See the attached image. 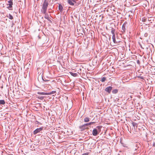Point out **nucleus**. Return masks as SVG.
Wrapping results in <instances>:
<instances>
[{
  "mask_svg": "<svg viewBox=\"0 0 155 155\" xmlns=\"http://www.w3.org/2000/svg\"><path fill=\"white\" fill-rule=\"evenodd\" d=\"M48 5V3L45 1L44 2L42 7V9L43 10V13H46L47 8Z\"/></svg>",
  "mask_w": 155,
  "mask_h": 155,
  "instance_id": "f257e3e1",
  "label": "nucleus"
},
{
  "mask_svg": "<svg viewBox=\"0 0 155 155\" xmlns=\"http://www.w3.org/2000/svg\"><path fill=\"white\" fill-rule=\"evenodd\" d=\"M43 129L42 127H40L39 128H38L36 129L33 132V134H35L38 133L40 132Z\"/></svg>",
  "mask_w": 155,
  "mask_h": 155,
  "instance_id": "f03ea898",
  "label": "nucleus"
},
{
  "mask_svg": "<svg viewBox=\"0 0 155 155\" xmlns=\"http://www.w3.org/2000/svg\"><path fill=\"white\" fill-rule=\"evenodd\" d=\"M99 134V132L97 129H94L92 131V134L94 136H97Z\"/></svg>",
  "mask_w": 155,
  "mask_h": 155,
  "instance_id": "7ed1b4c3",
  "label": "nucleus"
},
{
  "mask_svg": "<svg viewBox=\"0 0 155 155\" xmlns=\"http://www.w3.org/2000/svg\"><path fill=\"white\" fill-rule=\"evenodd\" d=\"M112 89V87L111 86H109L106 87L105 89V91L109 93H110Z\"/></svg>",
  "mask_w": 155,
  "mask_h": 155,
  "instance_id": "20e7f679",
  "label": "nucleus"
},
{
  "mask_svg": "<svg viewBox=\"0 0 155 155\" xmlns=\"http://www.w3.org/2000/svg\"><path fill=\"white\" fill-rule=\"evenodd\" d=\"M68 2L70 5H74V3L75 2V0H68Z\"/></svg>",
  "mask_w": 155,
  "mask_h": 155,
  "instance_id": "39448f33",
  "label": "nucleus"
},
{
  "mask_svg": "<svg viewBox=\"0 0 155 155\" xmlns=\"http://www.w3.org/2000/svg\"><path fill=\"white\" fill-rule=\"evenodd\" d=\"M8 4H7V5H8V8H11L12 7V5H13V2L12 0H10L8 2Z\"/></svg>",
  "mask_w": 155,
  "mask_h": 155,
  "instance_id": "423d86ee",
  "label": "nucleus"
},
{
  "mask_svg": "<svg viewBox=\"0 0 155 155\" xmlns=\"http://www.w3.org/2000/svg\"><path fill=\"white\" fill-rule=\"evenodd\" d=\"M86 126H87V125H85V124H84L83 125L79 126V128L80 129H81L82 130L88 129V128L86 127Z\"/></svg>",
  "mask_w": 155,
  "mask_h": 155,
  "instance_id": "0eeeda50",
  "label": "nucleus"
},
{
  "mask_svg": "<svg viewBox=\"0 0 155 155\" xmlns=\"http://www.w3.org/2000/svg\"><path fill=\"white\" fill-rule=\"evenodd\" d=\"M44 14H45V18L46 19H47L48 21H51L50 18L48 14H46V12Z\"/></svg>",
  "mask_w": 155,
  "mask_h": 155,
  "instance_id": "6e6552de",
  "label": "nucleus"
},
{
  "mask_svg": "<svg viewBox=\"0 0 155 155\" xmlns=\"http://www.w3.org/2000/svg\"><path fill=\"white\" fill-rule=\"evenodd\" d=\"M112 38V39H113V41L114 42L115 44H117V42L116 41V39H115V35H113Z\"/></svg>",
  "mask_w": 155,
  "mask_h": 155,
  "instance_id": "1a4fd4ad",
  "label": "nucleus"
},
{
  "mask_svg": "<svg viewBox=\"0 0 155 155\" xmlns=\"http://www.w3.org/2000/svg\"><path fill=\"white\" fill-rule=\"evenodd\" d=\"M70 74L72 76L74 77H77L78 76V74L76 73H73L72 72H70Z\"/></svg>",
  "mask_w": 155,
  "mask_h": 155,
  "instance_id": "9d476101",
  "label": "nucleus"
},
{
  "mask_svg": "<svg viewBox=\"0 0 155 155\" xmlns=\"http://www.w3.org/2000/svg\"><path fill=\"white\" fill-rule=\"evenodd\" d=\"M38 94H42V95H48L47 93L42 92H38L37 93Z\"/></svg>",
  "mask_w": 155,
  "mask_h": 155,
  "instance_id": "9b49d317",
  "label": "nucleus"
},
{
  "mask_svg": "<svg viewBox=\"0 0 155 155\" xmlns=\"http://www.w3.org/2000/svg\"><path fill=\"white\" fill-rule=\"evenodd\" d=\"M126 24L124 23L122 27V29L124 31H125V30H126Z\"/></svg>",
  "mask_w": 155,
  "mask_h": 155,
  "instance_id": "f8f14e48",
  "label": "nucleus"
},
{
  "mask_svg": "<svg viewBox=\"0 0 155 155\" xmlns=\"http://www.w3.org/2000/svg\"><path fill=\"white\" fill-rule=\"evenodd\" d=\"M89 118L88 117H85L84 119V121L85 122H89Z\"/></svg>",
  "mask_w": 155,
  "mask_h": 155,
  "instance_id": "ddd939ff",
  "label": "nucleus"
},
{
  "mask_svg": "<svg viewBox=\"0 0 155 155\" xmlns=\"http://www.w3.org/2000/svg\"><path fill=\"white\" fill-rule=\"evenodd\" d=\"M58 8L61 11H62L63 7L61 5H59L58 6Z\"/></svg>",
  "mask_w": 155,
  "mask_h": 155,
  "instance_id": "4468645a",
  "label": "nucleus"
},
{
  "mask_svg": "<svg viewBox=\"0 0 155 155\" xmlns=\"http://www.w3.org/2000/svg\"><path fill=\"white\" fill-rule=\"evenodd\" d=\"M7 17L10 19H13V17L10 14H9L8 15Z\"/></svg>",
  "mask_w": 155,
  "mask_h": 155,
  "instance_id": "2eb2a0df",
  "label": "nucleus"
},
{
  "mask_svg": "<svg viewBox=\"0 0 155 155\" xmlns=\"http://www.w3.org/2000/svg\"><path fill=\"white\" fill-rule=\"evenodd\" d=\"M5 104V102L4 100H0V104Z\"/></svg>",
  "mask_w": 155,
  "mask_h": 155,
  "instance_id": "dca6fc26",
  "label": "nucleus"
},
{
  "mask_svg": "<svg viewBox=\"0 0 155 155\" xmlns=\"http://www.w3.org/2000/svg\"><path fill=\"white\" fill-rule=\"evenodd\" d=\"M55 93H56V91H52L51 92L49 93H48V95H51L53 94H54Z\"/></svg>",
  "mask_w": 155,
  "mask_h": 155,
  "instance_id": "f3484780",
  "label": "nucleus"
},
{
  "mask_svg": "<svg viewBox=\"0 0 155 155\" xmlns=\"http://www.w3.org/2000/svg\"><path fill=\"white\" fill-rule=\"evenodd\" d=\"M106 80V78L105 77H103L101 78V81H102V82H104Z\"/></svg>",
  "mask_w": 155,
  "mask_h": 155,
  "instance_id": "a211bd4d",
  "label": "nucleus"
},
{
  "mask_svg": "<svg viewBox=\"0 0 155 155\" xmlns=\"http://www.w3.org/2000/svg\"><path fill=\"white\" fill-rule=\"evenodd\" d=\"M94 123V122H91L89 123H88L85 124V125H87V126H88V125H90L93 124Z\"/></svg>",
  "mask_w": 155,
  "mask_h": 155,
  "instance_id": "6ab92c4d",
  "label": "nucleus"
},
{
  "mask_svg": "<svg viewBox=\"0 0 155 155\" xmlns=\"http://www.w3.org/2000/svg\"><path fill=\"white\" fill-rule=\"evenodd\" d=\"M118 92V90L116 89L113 90L112 91V92L114 94H116Z\"/></svg>",
  "mask_w": 155,
  "mask_h": 155,
  "instance_id": "aec40b11",
  "label": "nucleus"
},
{
  "mask_svg": "<svg viewBox=\"0 0 155 155\" xmlns=\"http://www.w3.org/2000/svg\"><path fill=\"white\" fill-rule=\"evenodd\" d=\"M112 34H113V35H115L114 34L115 32V30L114 29H112L111 31Z\"/></svg>",
  "mask_w": 155,
  "mask_h": 155,
  "instance_id": "412c9836",
  "label": "nucleus"
},
{
  "mask_svg": "<svg viewBox=\"0 0 155 155\" xmlns=\"http://www.w3.org/2000/svg\"><path fill=\"white\" fill-rule=\"evenodd\" d=\"M38 98L39 99L42 100L43 99L44 97H43L39 96V97H38Z\"/></svg>",
  "mask_w": 155,
  "mask_h": 155,
  "instance_id": "4be33fe9",
  "label": "nucleus"
},
{
  "mask_svg": "<svg viewBox=\"0 0 155 155\" xmlns=\"http://www.w3.org/2000/svg\"><path fill=\"white\" fill-rule=\"evenodd\" d=\"M132 124L134 127H135L137 125V124L135 122H133L132 123Z\"/></svg>",
  "mask_w": 155,
  "mask_h": 155,
  "instance_id": "5701e85b",
  "label": "nucleus"
},
{
  "mask_svg": "<svg viewBox=\"0 0 155 155\" xmlns=\"http://www.w3.org/2000/svg\"><path fill=\"white\" fill-rule=\"evenodd\" d=\"M82 155H88V153H85L83 154Z\"/></svg>",
  "mask_w": 155,
  "mask_h": 155,
  "instance_id": "b1692460",
  "label": "nucleus"
},
{
  "mask_svg": "<svg viewBox=\"0 0 155 155\" xmlns=\"http://www.w3.org/2000/svg\"><path fill=\"white\" fill-rule=\"evenodd\" d=\"M97 128L98 129L100 130V126H98L97 127Z\"/></svg>",
  "mask_w": 155,
  "mask_h": 155,
  "instance_id": "393cba45",
  "label": "nucleus"
},
{
  "mask_svg": "<svg viewBox=\"0 0 155 155\" xmlns=\"http://www.w3.org/2000/svg\"><path fill=\"white\" fill-rule=\"evenodd\" d=\"M153 146L155 147V142H154Z\"/></svg>",
  "mask_w": 155,
  "mask_h": 155,
  "instance_id": "a878e982",
  "label": "nucleus"
}]
</instances>
